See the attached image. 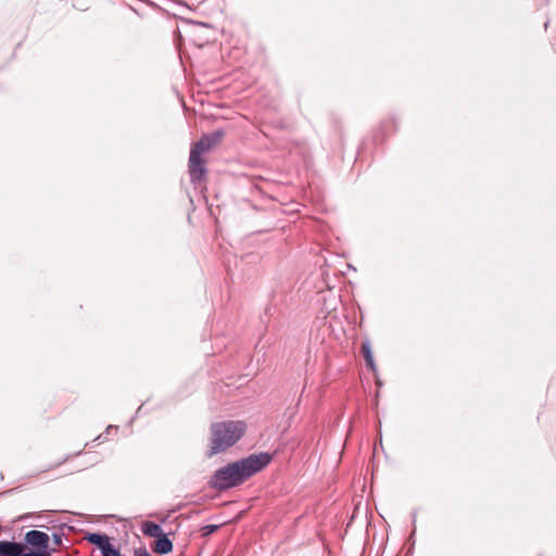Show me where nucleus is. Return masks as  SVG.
<instances>
[{
  "instance_id": "f257e3e1",
  "label": "nucleus",
  "mask_w": 556,
  "mask_h": 556,
  "mask_svg": "<svg viewBox=\"0 0 556 556\" xmlns=\"http://www.w3.org/2000/svg\"><path fill=\"white\" fill-rule=\"evenodd\" d=\"M271 457L267 453L252 454L247 458L231 463L215 471L210 485L217 490H227L242 483L245 479L265 468Z\"/></svg>"
},
{
  "instance_id": "f03ea898",
  "label": "nucleus",
  "mask_w": 556,
  "mask_h": 556,
  "mask_svg": "<svg viewBox=\"0 0 556 556\" xmlns=\"http://www.w3.org/2000/svg\"><path fill=\"white\" fill-rule=\"evenodd\" d=\"M245 424L242 421H218L213 422L210 428V448L207 456L212 457L225 452L235 445L245 432Z\"/></svg>"
},
{
  "instance_id": "7ed1b4c3",
  "label": "nucleus",
  "mask_w": 556,
  "mask_h": 556,
  "mask_svg": "<svg viewBox=\"0 0 556 556\" xmlns=\"http://www.w3.org/2000/svg\"><path fill=\"white\" fill-rule=\"evenodd\" d=\"M224 136L222 130H217L213 134L203 136L194 146L191 148V153L202 155L210 151L215 144H217Z\"/></svg>"
},
{
  "instance_id": "20e7f679",
  "label": "nucleus",
  "mask_w": 556,
  "mask_h": 556,
  "mask_svg": "<svg viewBox=\"0 0 556 556\" xmlns=\"http://www.w3.org/2000/svg\"><path fill=\"white\" fill-rule=\"evenodd\" d=\"M206 170L203 165V160L201 155L197 153H191L189 156V174L192 182L200 181L203 179Z\"/></svg>"
},
{
  "instance_id": "39448f33",
  "label": "nucleus",
  "mask_w": 556,
  "mask_h": 556,
  "mask_svg": "<svg viewBox=\"0 0 556 556\" xmlns=\"http://www.w3.org/2000/svg\"><path fill=\"white\" fill-rule=\"evenodd\" d=\"M25 541L29 545L40 548L42 549V552H46L49 544V535L38 530H30L26 533Z\"/></svg>"
},
{
  "instance_id": "423d86ee",
  "label": "nucleus",
  "mask_w": 556,
  "mask_h": 556,
  "mask_svg": "<svg viewBox=\"0 0 556 556\" xmlns=\"http://www.w3.org/2000/svg\"><path fill=\"white\" fill-rule=\"evenodd\" d=\"M23 547L20 543L1 541L0 542V556H20Z\"/></svg>"
},
{
  "instance_id": "0eeeda50",
  "label": "nucleus",
  "mask_w": 556,
  "mask_h": 556,
  "mask_svg": "<svg viewBox=\"0 0 556 556\" xmlns=\"http://www.w3.org/2000/svg\"><path fill=\"white\" fill-rule=\"evenodd\" d=\"M172 549L173 543L164 533L156 539L153 547L154 552L164 555L170 553Z\"/></svg>"
},
{
  "instance_id": "6e6552de",
  "label": "nucleus",
  "mask_w": 556,
  "mask_h": 556,
  "mask_svg": "<svg viewBox=\"0 0 556 556\" xmlns=\"http://www.w3.org/2000/svg\"><path fill=\"white\" fill-rule=\"evenodd\" d=\"M87 540L88 542L97 545L101 549V553H103L105 548L111 544L109 536L100 533H90L88 534Z\"/></svg>"
},
{
  "instance_id": "1a4fd4ad",
  "label": "nucleus",
  "mask_w": 556,
  "mask_h": 556,
  "mask_svg": "<svg viewBox=\"0 0 556 556\" xmlns=\"http://www.w3.org/2000/svg\"><path fill=\"white\" fill-rule=\"evenodd\" d=\"M141 530H142L143 534L151 536V538H156V539L164 533L161 526H159L157 523L152 522V521L143 522Z\"/></svg>"
},
{
  "instance_id": "9d476101",
  "label": "nucleus",
  "mask_w": 556,
  "mask_h": 556,
  "mask_svg": "<svg viewBox=\"0 0 556 556\" xmlns=\"http://www.w3.org/2000/svg\"><path fill=\"white\" fill-rule=\"evenodd\" d=\"M362 353L364 355V358L366 361L367 366H369L371 369H374L375 368V363H374V356H372V353H371V348H370V343L369 342H363L362 343Z\"/></svg>"
},
{
  "instance_id": "9b49d317",
  "label": "nucleus",
  "mask_w": 556,
  "mask_h": 556,
  "mask_svg": "<svg viewBox=\"0 0 556 556\" xmlns=\"http://www.w3.org/2000/svg\"><path fill=\"white\" fill-rule=\"evenodd\" d=\"M20 556H47V552H29V553H21Z\"/></svg>"
},
{
  "instance_id": "f8f14e48",
  "label": "nucleus",
  "mask_w": 556,
  "mask_h": 556,
  "mask_svg": "<svg viewBox=\"0 0 556 556\" xmlns=\"http://www.w3.org/2000/svg\"><path fill=\"white\" fill-rule=\"evenodd\" d=\"M136 556H151L147 549H137Z\"/></svg>"
},
{
  "instance_id": "ddd939ff",
  "label": "nucleus",
  "mask_w": 556,
  "mask_h": 556,
  "mask_svg": "<svg viewBox=\"0 0 556 556\" xmlns=\"http://www.w3.org/2000/svg\"><path fill=\"white\" fill-rule=\"evenodd\" d=\"M53 541L55 545H60L62 543V536L60 534H53Z\"/></svg>"
},
{
  "instance_id": "4468645a",
  "label": "nucleus",
  "mask_w": 556,
  "mask_h": 556,
  "mask_svg": "<svg viewBox=\"0 0 556 556\" xmlns=\"http://www.w3.org/2000/svg\"><path fill=\"white\" fill-rule=\"evenodd\" d=\"M206 529H207L206 533H212V532H214L217 529V527L216 526H208V527H206Z\"/></svg>"
},
{
  "instance_id": "2eb2a0df",
  "label": "nucleus",
  "mask_w": 556,
  "mask_h": 556,
  "mask_svg": "<svg viewBox=\"0 0 556 556\" xmlns=\"http://www.w3.org/2000/svg\"><path fill=\"white\" fill-rule=\"evenodd\" d=\"M97 440H102V434L98 435Z\"/></svg>"
}]
</instances>
